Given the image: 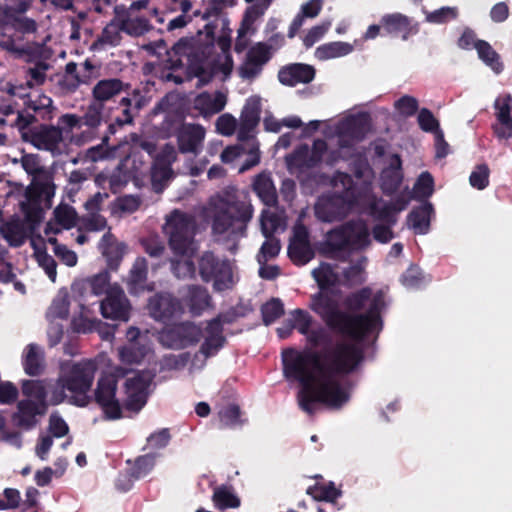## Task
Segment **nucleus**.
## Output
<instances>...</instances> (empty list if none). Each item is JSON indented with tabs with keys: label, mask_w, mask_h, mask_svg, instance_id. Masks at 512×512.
Segmentation results:
<instances>
[{
	"label": "nucleus",
	"mask_w": 512,
	"mask_h": 512,
	"mask_svg": "<svg viewBox=\"0 0 512 512\" xmlns=\"http://www.w3.org/2000/svg\"><path fill=\"white\" fill-rule=\"evenodd\" d=\"M180 301L182 307H186L193 317L201 316L204 311L213 307V299L208 289L198 284L184 287Z\"/></svg>",
	"instance_id": "obj_17"
},
{
	"label": "nucleus",
	"mask_w": 512,
	"mask_h": 512,
	"mask_svg": "<svg viewBox=\"0 0 512 512\" xmlns=\"http://www.w3.org/2000/svg\"><path fill=\"white\" fill-rule=\"evenodd\" d=\"M253 190L266 206L274 207L277 205L276 188L269 175L265 173L257 175L253 182Z\"/></svg>",
	"instance_id": "obj_32"
},
{
	"label": "nucleus",
	"mask_w": 512,
	"mask_h": 512,
	"mask_svg": "<svg viewBox=\"0 0 512 512\" xmlns=\"http://www.w3.org/2000/svg\"><path fill=\"white\" fill-rule=\"evenodd\" d=\"M131 309V303L124 290L116 283L107 290V295L100 303L102 316L116 321H128Z\"/></svg>",
	"instance_id": "obj_13"
},
{
	"label": "nucleus",
	"mask_w": 512,
	"mask_h": 512,
	"mask_svg": "<svg viewBox=\"0 0 512 512\" xmlns=\"http://www.w3.org/2000/svg\"><path fill=\"white\" fill-rule=\"evenodd\" d=\"M205 134L204 127L199 124H184L176 136L179 152L198 155L201 152Z\"/></svg>",
	"instance_id": "obj_22"
},
{
	"label": "nucleus",
	"mask_w": 512,
	"mask_h": 512,
	"mask_svg": "<svg viewBox=\"0 0 512 512\" xmlns=\"http://www.w3.org/2000/svg\"><path fill=\"white\" fill-rule=\"evenodd\" d=\"M289 322L300 334L306 336L307 343L311 348L322 347L321 350L326 347H333L332 337L329 333V329L326 327L319 326L311 329L313 322L312 316L305 310L297 308L290 313L288 318Z\"/></svg>",
	"instance_id": "obj_10"
},
{
	"label": "nucleus",
	"mask_w": 512,
	"mask_h": 512,
	"mask_svg": "<svg viewBox=\"0 0 512 512\" xmlns=\"http://www.w3.org/2000/svg\"><path fill=\"white\" fill-rule=\"evenodd\" d=\"M352 225L348 222L331 229L326 236L325 250L330 257L345 260L350 254V233Z\"/></svg>",
	"instance_id": "obj_19"
},
{
	"label": "nucleus",
	"mask_w": 512,
	"mask_h": 512,
	"mask_svg": "<svg viewBox=\"0 0 512 512\" xmlns=\"http://www.w3.org/2000/svg\"><path fill=\"white\" fill-rule=\"evenodd\" d=\"M54 215L57 223L64 229H71L77 223V213L71 206H59L54 210Z\"/></svg>",
	"instance_id": "obj_63"
},
{
	"label": "nucleus",
	"mask_w": 512,
	"mask_h": 512,
	"mask_svg": "<svg viewBox=\"0 0 512 512\" xmlns=\"http://www.w3.org/2000/svg\"><path fill=\"white\" fill-rule=\"evenodd\" d=\"M104 105L101 103H91L83 116H81L82 127H87L88 130L93 131L98 128L102 122V112Z\"/></svg>",
	"instance_id": "obj_54"
},
{
	"label": "nucleus",
	"mask_w": 512,
	"mask_h": 512,
	"mask_svg": "<svg viewBox=\"0 0 512 512\" xmlns=\"http://www.w3.org/2000/svg\"><path fill=\"white\" fill-rule=\"evenodd\" d=\"M315 68L304 63H291L280 68L278 80L281 84L294 87L299 83L308 84L315 78Z\"/></svg>",
	"instance_id": "obj_23"
},
{
	"label": "nucleus",
	"mask_w": 512,
	"mask_h": 512,
	"mask_svg": "<svg viewBox=\"0 0 512 512\" xmlns=\"http://www.w3.org/2000/svg\"><path fill=\"white\" fill-rule=\"evenodd\" d=\"M405 204L406 203L403 201L398 207L392 203H386L381 207L373 205L371 207V214L376 220L386 222L390 226H393L397 221L396 212L401 211L405 207Z\"/></svg>",
	"instance_id": "obj_51"
},
{
	"label": "nucleus",
	"mask_w": 512,
	"mask_h": 512,
	"mask_svg": "<svg viewBox=\"0 0 512 512\" xmlns=\"http://www.w3.org/2000/svg\"><path fill=\"white\" fill-rule=\"evenodd\" d=\"M347 311L328 293L311 296L310 308L326 327L349 341H337L323 350L297 351L289 348L282 353L283 373L286 379L299 382L298 405L312 416L317 404L338 410L350 399V394L338 380L355 372L365 360L362 343L374 332L382 329L381 313L386 308L385 294H374L363 287L344 299Z\"/></svg>",
	"instance_id": "obj_1"
},
{
	"label": "nucleus",
	"mask_w": 512,
	"mask_h": 512,
	"mask_svg": "<svg viewBox=\"0 0 512 512\" xmlns=\"http://www.w3.org/2000/svg\"><path fill=\"white\" fill-rule=\"evenodd\" d=\"M306 493L316 501H325L330 503L334 510L339 509L336 508L337 499L341 497L342 492L336 488L334 482L316 483L309 486Z\"/></svg>",
	"instance_id": "obj_35"
},
{
	"label": "nucleus",
	"mask_w": 512,
	"mask_h": 512,
	"mask_svg": "<svg viewBox=\"0 0 512 512\" xmlns=\"http://www.w3.org/2000/svg\"><path fill=\"white\" fill-rule=\"evenodd\" d=\"M321 183H328L332 187H342V191L336 192L340 194V196H345L351 198V201L356 204L357 202V192L356 185L351 177L346 172L336 171L332 177L328 176L325 173L320 174Z\"/></svg>",
	"instance_id": "obj_30"
},
{
	"label": "nucleus",
	"mask_w": 512,
	"mask_h": 512,
	"mask_svg": "<svg viewBox=\"0 0 512 512\" xmlns=\"http://www.w3.org/2000/svg\"><path fill=\"white\" fill-rule=\"evenodd\" d=\"M25 13L13 11L8 29H12L22 35L34 34L38 28L37 22L32 18L24 16Z\"/></svg>",
	"instance_id": "obj_46"
},
{
	"label": "nucleus",
	"mask_w": 512,
	"mask_h": 512,
	"mask_svg": "<svg viewBox=\"0 0 512 512\" xmlns=\"http://www.w3.org/2000/svg\"><path fill=\"white\" fill-rule=\"evenodd\" d=\"M315 253L311 244L289 243L288 256L293 264L303 266L313 259Z\"/></svg>",
	"instance_id": "obj_49"
},
{
	"label": "nucleus",
	"mask_w": 512,
	"mask_h": 512,
	"mask_svg": "<svg viewBox=\"0 0 512 512\" xmlns=\"http://www.w3.org/2000/svg\"><path fill=\"white\" fill-rule=\"evenodd\" d=\"M186 59L188 69L196 77H202L205 74L204 52L201 50L199 40L194 37L180 38L172 48L167 52L166 67L171 70H177L184 66L183 59Z\"/></svg>",
	"instance_id": "obj_6"
},
{
	"label": "nucleus",
	"mask_w": 512,
	"mask_h": 512,
	"mask_svg": "<svg viewBox=\"0 0 512 512\" xmlns=\"http://www.w3.org/2000/svg\"><path fill=\"white\" fill-rule=\"evenodd\" d=\"M475 49L478 57L488 67H490L496 74L503 71V63L500 60V55L493 49V47L485 40H478Z\"/></svg>",
	"instance_id": "obj_41"
},
{
	"label": "nucleus",
	"mask_w": 512,
	"mask_h": 512,
	"mask_svg": "<svg viewBox=\"0 0 512 512\" xmlns=\"http://www.w3.org/2000/svg\"><path fill=\"white\" fill-rule=\"evenodd\" d=\"M153 375L148 371H138L134 376L125 381V391L137 392L147 395V390L152 382Z\"/></svg>",
	"instance_id": "obj_50"
},
{
	"label": "nucleus",
	"mask_w": 512,
	"mask_h": 512,
	"mask_svg": "<svg viewBox=\"0 0 512 512\" xmlns=\"http://www.w3.org/2000/svg\"><path fill=\"white\" fill-rule=\"evenodd\" d=\"M23 141L39 150L54 152L63 140L62 129L58 126L39 124L18 128Z\"/></svg>",
	"instance_id": "obj_11"
},
{
	"label": "nucleus",
	"mask_w": 512,
	"mask_h": 512,
	"mask_svg": "<svg viewBox=\"0 0 512 512\" xmlns=\"http://www.w3.org/2000/svg\"><path fill=\"white\" fill-rule=\"evenodd\" d=\"M3 238L12 247H20L25 243L26 231L24 225L19 221H9L0 227Z\"/></svg>",
	"instance_id": "obj_43"
},
{
	"label": "nucleus",
	"mask_w": 512,
	"mask_h": 512,
	"mask_svg": "<svg viewBox=\"0 0 512 512\" xmlns=\"http://www.w3.org/2000/svg\"><path fill=\"white\" fill-rule=\"evenodd\" d=\"M196 103L197 105H200L205 112L209 114H216L224 109L226 97L221 92H217L213 98L208 94H202L197 98Z\"/></svg>",
	"instance_id": "obj_53"
},
{
	"label": "nucleus",
	"mask_w": 512,
	"mask_h": 512,
	"mask_svg": "<svg viewBox=\"0 0 512 512\" xmlns=\"http://www.w3.org/2000/svg\"><path fill=\"white\" fill-rule=\"evenodd\" d=\"M54 195L55 194L47 195L42 190H25L26 201L21 202L20 206L25 220L31 224L32 227L39 225L44 218V211L41 207L42 202L50 208Z\"/></svg>",
	"instance_id": "obj_20"
},
{
	"label": "nucleus",
	"mask_w": 512,
	"mask_h": 512,
	"mask_svg": "<svg viewBox=\"0 0 512 512\" xmlns=\"http://www.w3.org/2000/svg\"><path fill=\"white\" fill-rule=\"evenodd\" d=\"M369 124L370 119L367 114L352 116L342 123L340 127L341 134L361 140L368 131Z\"/></svg>",
	"instance_id": "obj_38"
},
{
	"label": "nucleus",
	"mask_w": 512,
	"mask_h": 512,
	"mask_svg": "<svg viewBox=\"0 0 512 512\" xmlns=\"http://www.w3.org/2000/svg\"><path fill=\"white\" fill-rule=\"evenodd\" d=\"M490 169L487 164H478L469 176L470 185L477 190H484L489 185Z\"/></svg>",
	"instance_id": "obj_62"
},
{
	"label": "nucleus",
	"mask_w": 512,
	"mask_h": 512,
	"mask_svg": "<svg viewBox=\"0 0 512 512\" xmlns=\"http://www.w3.org/2000/svg\"><path fill=\"white\" fill-rule=\"evenodd\" d=\"M198 271L203 282H213V289L222 292L233 287V272L230 262L205 251L198 259Z\"/></svg>",
	"instance_id": "obj_7"
},
{
	"label": "nucleus",
	"mask_w": 512,
	"mask_h": 512,
	"mask_svg": "<svg viewBox=\"0 0 512 512\" xmlns=\"http://www.w3.org/2000/svg\"><path fill=\"white\" fill-rule=\"evenodd\" d=\"M219 418L222 427H235L242 424L241 410L236 404L223 407L219 412Z\"/></svg>",
	"instance_id": "obj_60"
},
{
	"label": "nucleus",
	"mask_w": 512,
	"mask_h": 512,
	"mask_svg": "<svg viewBox=\"0 0 512 512\" xmlns=\"http://www.w3.org/2000/svg\"><path fill=\"white\" fill-rule=\"evenodd\" d=\"M61 375L59 383H63L71 394L68 404L76 407H87L92 402V396L89 392L92 388L97 364L91 359H83L70 364L61 366Z\"/></svg>",
	"instance_id": "obj_3"
},
{
	"label": "nucleus",
	"mask_w": 512,
	"mask_h": 512,
	"mask_svg": "<svg viewBox=\"0 0 512 512\" xmlns=\"http://www.w3.org/2000/svg\"><path fill=\"white\" fill-rule=\"evenodd\" d=\"M351 199L334 192L323 194L314 205L315 217L324 223L342 221L355 205Z\"/></svg>",
	"instance_id": "obj_9"
},
{
	"label": "nucleus",
	"mask_w": 512,
	"mask_h": 512,
	"mask_svg": "<svg viewBox=\"0 0 512 512\" xmlns=\"http://www.w3.org/2000/svg\"><path fill=\"white\" fill-rule=\"evenodd\" d=\"M24 171L32 176L26 190H42L47 195L55 194L56 186L53 182V175L40 163V158L35 154H26L21 159Z\"/></svg>",
	"instance_id": "obj_15"
},
{
	"label": "nucleus",
	"mask_w": 512,
	"mask_h": 512,
	"mask_svg": "<svg viewBox=\"0 0 512 512\" xmlns=\"http://www.w3.org/2000/svg\"><path fill=\"white\" fill-rule=\"evenodd\" d=\"M267 3L265 7H261L259 4H253L249 7H247L243 20L241 22V26L238 29V33L240 37H244L249 30V28L252 26V24L264 14L265 8L268 7L271 0H266Z\"/></svg>",
	"instance_id": "obj_56"
},
{
	"label": "nucleus",
	"mask_w": 512,
	"mask_h": 512,
	"mask_svg": "<svg viewBox=\"0 0 512 512\" xmlns=\"http://www.w3.org/2000/svg\"><path fill=\"white\" fill-rule=\"evenodd\" d=\"M23 368L29 376H39L44 371V354L42 349L34 343L28 344L23 356Z\"/></svg>",
	"instance_id": "obj_33"
},
{
	"label": "nucleus",
	"mask_w": 512,
	"mask_h": 512,
	"mask_svg": "<svg viewBox=\"0 0 512 512\" xmlns=\"http://www.w3.org/2000/svg\"><path fill=\"white\" fill-rule=\"evenodd\" d=\"M210 205L213 209V235L227 233L232 239L247 235V227L254 213L247 192L234 187L226 188L211 200Z\"/></svg>",
	"instance_id": "obj_2"
},
{
	"label": "nucleus",
	"mask_w": 512,
	"mask_h": 512,
	"mask_svg": "<svg viewBox=\"0 0 512 512\" xmlns=\"http://www.w3.org/2000/svg\"><path fill=\"white\" fill-rule=\"evenodd\" d=\"M326 152L327 142L324 139H315L310 151L307 145H303L295 152L294 158L299 167L312 169L322 163Z\"/></svg>",
	"instance_id": "obj_26"
},
{
	"label": "nucleus",
	"mask_w": 512,
	"mask_h": 512,
	"mask_svg": "<svg viewBox=\"0 0 512 512\" xmlns=\"http://www.w3.org/2000/svg\"><path fill=\"white\" fill-rule=\"evenodd\" d=\"M433 205L430 202L415 207L407 216V223L416 234H426L430 229V220L433 213Z\"/></svg>",
	"instance_id": "obj_29"
},
{
	"label": "nucleus",
	"mask_w": 512,
	"mask_h": 512,
	"mask_svg": "<svg viewBox=\"0 0 512 512\" xmlns=\"http://www.w3.org/2000/svg\"><path fill=\"white\" fill-rule=\"evenodd\" d=\"M147 309L154 320L162 323H167L183 313L180 299L163 291L157 292L149 298Z\"/></svg>",
	"instance_id": "obj_14"
},
{
	"label": "nucleus",
	"mask_w": 512,
	"mask_h": 512,
	"mask_svg": "<svg viewBox=\"0 0 512 512\" xmlns=\"http://www.w3.org/2000/svg\"><path fill=\"white\" fill-rule=\"evenodd\" d=\"M164 232L168 236L171 250L177 255H185L191 249L196 233L195 218L180 210H174L166 219Z\"/></svg>",
	"instance_id": "obj_5"
},
{
	"label": "nucleus",
	"mask_w": 512,
	"mask_h": 512,
	"mask_svg": "<svg viewBox=\"0 0 512 512\" xmlns=\"http://www.w3.org/2000/svg\"><path fill=\"white\" fill-rule=\"evenodd\" d=\"M119 20L123 32L132 37L143 36L153 29L149 19L144 16L134 17L130 13H127L126 16H123Z\"/></svg>",
	"instance_id": "obj_37"
},
{
	"label": "nucleus",
	"mask_w": 512,
	"mask_h": 512,
	"mask_svg": "<svg viewBox=\"0 0 512 512\" xmlns=\"http://www.w3.org/2000/svg\"><path fill=\"white\" fill-rule=\"evenodd\" d=\"M171 271L178 279L194 278L196 266L191 259H172Z\"/></svg>",
	"instance_id": "obj_59"
},
{
	"label": "nucleus",
	"mask_w": 512,
	"mask_h": 512,
	"mask_svg": "<svg viewBox=\"0 0 512 512\" xmlns=\"http://www.w3.org/2000/svg\"><path fill=\"white\" fill-rule=\"evenodd\" d=\"M414 192L419 199H427L434 192V179L428 172H422L414 184Z\"/></svg>",
	"instance_id": "obj_61"
},
{
	"label": "nucleus",
	"mask_w": 512,
	"mask_h": 512,
	"mask_svg": "<svg viewBox=\"0 0 512 512\" xmlns=\"http://www.w3.org/2000/svg\"><path fill=\"white\" fill-rule=\"evenodd\" d=\"M312 275L317 282L320 292L323 293H326L325 291L329 288L336 286L339 281L338 274L328 264L314 269Z\"/></svg>",
	"instance_id": "obj_48"
},
{
	"label": "nucleus",
	"mask_w": 512,
	"mask_h": 512,
	"mask_svg": "<svg viewBox=\"0 0 512 512\" xmlns=\"http://www.w3.org/2000/svg\"><path fill=\"white\" fill-rule=\"evenodd\" d=\"M212 501L214 506L220 510L238 508L241 504L239 497L226 485H221L214 489Z\"/></svg>",
	"instance_id": "obj_44"
},
{
	"label": "nucleus",
	"mask_w": 512,
	"mask_h": 512,
	"mask_svg": "<svg viewBox=\"0 0 512 512\" xmlns=\"http://www.w3.org/2000/svg\"><path fill=\"white\" fill-rule=\"evenodd\" d=\"M227 339L224 335V328H218L215 323L207 321L204 328V341L199 352L205 357L215 356L226 344Z\"/></svg>",
	"instance_id": "obj_28"
},
{
	"label": "nucleus",
	"mask_w": 512,
	"mask_h": 512,
	"mask_svg": "<svg viewBox=\"0 0 512 512\" xmlns=\"http://www.w3.org/2000/svg\"><path fill=\"white\" fill-rule=\"evenodd\" d=\"M284 305L279 298H272L261 306L262 320L265 325H271L284 314Z\"/></svg>",
	"instance_id": "obj_52"
},
{
	"label": "nucleus",
	"mask_w": 512,
	"mask_h": 512,
	"mask_svg": "<svg viewBox=\"0 0 512 512\" xmlns=\"http://www.w3.org/2000/svg\"><path fill=\"white\" fill-rule=\"evenodd\" d=\"M402 161L398 154L392 156L389 167L382 172V185L384 191H395L399 188L402 181L401 174Z\"/></svg>",
	"instance_id": "obj_39"
},
{
	"label": "nucleus",
	"mask_w": 512,
	"mask_h": 512,
	"mask_svg": "<svg viewBox=\"0 0 512 512\" xmlns=\"http://www.w3.org/2000/svg\"><path fill=\"white\" fill-rule=\"evenodd\" d=\"M49 403H39L32 399H21L17 402L16 411L11 415L14 426L30 431L40 422V418L48 411Z\"/></svg>",
	"instance_id": "obj_16"
},
{
	"label": "nucleus",
	"mask_w": 512,
	"mask_h": 512,
	"mask_svg": "<svg viewBox=\"0 0 512 512\" xmlns=\"http://www.w3.org/2000/svg\"><path fill=\"white\" fill-rule=\"evenodd\" d=\"M21 392L24 399H32L39 403H48L47 390L39 380H23L21 383Z\"/></svg>",
	"instance_id": "obj_47"
},
{
	"label": "nucleus",
	"mask_w": 512,
	"mask_h": 512,
	"mask_svg": "<svg viewBox=\"0 0 512 512\" xmlns=\"http://www.w3.org/2000/svg\"><path fill=\"white\" fill-rule=\"evenodd\" d=\"M103 255L107 260L109 269L116 271L123 259V244L117 243L112 234L107 233L102 237Z\"/></svg>",
	"instance_id": "obj_36"
},
{
	"label": "nucleus",
	"mask_w": 512,
	"mask_h": 512,
	"mask_svg": "<svg viewBox=\"0 0 512 512\" xmlns=\"http://www.w3.org/2000/svg\"><path fill=\"white\" fill-rule=\"evenodd\" d=\"M261 102L257 96L247 99L240 116L238 139L246 140L260 121Z\"/></svg>",
	"instance_id": "obj_24"
},
{
	"label": "nucleus",
	"mask_w": 512,
	"mask_h": 512,
	"mask_svg": "<svg viewBox=\"0 0 512 512\" xmlns=\"http://www.w3.org/2000/svg\"><path fill=\"white\" fill-rule=\"evenodd\" d=\"M5 91L11 96L27 97V100L24 102L25 108L22 112L18 113L16 119L18 128L30 126L40 121H48L53 118L55 108L49 96L44 94H28L27 87L23 84L15 85L11 82L6 83Z\"/></svg>",
	"instance_id": "obj_4"
},
{
	"label": "nucleus",
	"mask_w": 512,
	"mask_h": 512,
	"mask_svg": "<svg viewBox=\"0 0 512 512\" xmlns=\"http://www.w3.org/2000/svg\"><path fill=\"white\" fill-rule=\"evenodd\" d=\"M380 23L384 35L401 37L402 40H407L418 32L417 24H414L408 16L398 12L383 15Z\"/></svg>",
	"instance_id": "obj_21"
},
{
	"label": "nucleus",
	"mask_w": 512,
	"mask_h": 512,
	"mask_svg": "<svg viewBox=\"0 0 512 512\" xmlns=\"http://www.w3.org/2000/svg\"><path fill=\"white\" fill-rule=\"evenodd\" d=\"M118 379L112 373L102 374L96 384L92 401H94L103 411L105 418L117 420L122 417V408L119 400L116 398Z\"/></svg>",
	"instance_id": "obj_8"
},
{
	"label": "nucleus",
	"mask_w": 512,
	"mask_h": 512,
	"mask_svg": "<svg viewBox=\"0 0 512 512\" xmlns=\"http://www.w3.org/2000/svg\"><path fill=\"white\" fill-rule=\"evenodd\" d=\"M354 47L348 42L335 41L325 43L316 48L315 56L319 60L343 57L353 52Z\"/></svg>",
	"instance_id": "obj_40"
},
{
	"label": "nucleus",
	"mask_w": 512,
	"mask_h": 512,
	"mask_svg": "<svg viewBox=\"0 0 512 512\" xmlns=\"http://www.w3.org/2000/svg\"><path fill=\"white\" fill-rule=\"evenodd\" d=\"M129 88L130 85L119 78L101 79L92 88V97L95 103L104 105L105 102L126 92Z\"/></svg>",
	"instance_id": "obj_27"
},
{
	"label": "nucleus",
	"mask_w": 512,
	"mask_h": 512,
	"mask_svg": "<svg viewBox=\"0 0 512 512\" xmlns=\"http://www.w3.org/2000/svg\"><path fill=\"white\" fill-rule=\"evenodd\" d=\"M417 122L420 129L424 132L435 134L441 130L439 121L428 108L419 110Z\"/></svg>",
	"instance_id": "obj_64"
},
{
	"label": "nucleus",
	"mask_w": 512,
	"mask_h": 512,
	"mask_svg": "<svg viewBox=\"0 0 512 512\" xmlns=\"http://www.w3.org/2000/svg\"><path fill=\"white\" fill-rule=\"evenodd\" d=\"M159 457L158 453H147L140 455L135 458L134 461L127 460L126 463L129 465L127 470L129 476V483L127 485H121L120 481L117 483V487L121 491H128L132 487V481L139 480L147 476L155 467L156 460Z\"/></svg>",
	"instance_id": "obj_25"
},
{
	"label": "nucleus",
	"mask_w": 512,
	"mask_h": 512,
	"mask_svg": "<svg viewBox=\"0 0 512 512\" xmlns=\"http://www.w3.org/2000/svg\"><path fill=\"white\" fill-rule=\"evenodd\" d=\"M202 336V330L197 325L192 322H181L164 330L161 340L168 348L179 350L195 345Z\"/></svg>",
	"instance_id": "obj_12"
},
{
	"label": "nucleus",
	"mask_w": 512,
	"mask_h": 512,
	"mask_svg": "<svg viewBox=\"0 0 512 512\" xmlns=\"http://www.w3.org/2000/svg\"><path fill=\"white\" fill-rule=\"evenodd\" d=\"M271 49V45L265 42H258L250 47L246 56L249 58L252 64L263 67L272 58Z\"/></svg>",
	"instance_id": "obj_55"
},
{
	"label": "nucleus",
	"mask_w": 512,
	"mask_h": 512,
	"mask_svg": "<svg viewBox=\"0 0 512 512\" xmlns=\"http://www.w3.org/2000/svg\"><path fill=\"white\" fill-rule=\"evenodd\" d=\"M121 32H123V30L120 20L118 22L115 20L111 21L103 28L101 34L93 44L94 47L104 48L105 46L115 47L120 45L122 41Z\"/></svg>",
	"instance_id": "obj_42"
},
{
	"label": "nucleus",
	"mask_w": 512,
	"mask_h": 512,
	"mask_svg": "<svg viewBox=\"0 0 512 512\" xmlns=\"http://www.w3.org/2000/svg\"><path fill=\"white\" fill-rule=\"evenodd\" d=\"M120 106L123 107L120 116H116L114 121L109 124L108 128L110 133L114 134L117 128H121L126 124L133 123V115L131 113L132 99L130 97H122L120 100Z\"/></svg>",
	"instance_id": "obj_57"
},
{
	"label": "nucleus",
	"mask_w": 512,
	"mask_h": 512,
	"mask_svg": "<svg viewBox=\"0 0 512 512\" xmlns=\"http://www.w3.org/2000/svg\"><path fill=\"white\" fill-rule=\"evenodd\" d=\"M148 263L144 257H138L130 269L127 287L131 294H139L146 289Z\"/></svg>",
	"instance_id": "obj_31"
},
{
	"label": "nucleus",
	"mask_w": 512,
	"mask_h": 512,
	"mask_svg": "<svg viewBox=\"0 0 512 512\" xmlns=\"http://www.w3.org/2000/svg\"><path fill=\"white\" fill-rule=\"evenodd\" d=\"M352 225L350 233V251H362L371 244L370 233L367 226L363 223L348 221Z\"/></svg>",
	"instance_id": "obj_45"
},
{
	"label": "nucleus",
	"mask_w": 512,
	"mask_h": 512,
	"mask_svg": "<svg viewBox=\"0 0 512 512\" xmlns=\"http://www.w3.org/2000/svg\"><path fill=\"white\" fill-rule=\"evenodd\" d=\"M176 156L174 150L164 149L156 155L151 166V185L153 191L161 193L167 182L173 175L172 163L175 161Z\"/></svg>",
	"instance_id": "obj_18"
},
{
	"label": "nucleus",
	"mask_w": 512,
	"mask_h": 512,
	"mask_svg": "<svg viewBox=\"0 0 512 512\" xmlns=\"http://www.w3.org/2000/svg\"><path fill=\"white\" fill-rule=\"evenodd\" d=\"M511 101L512 96L505 94L498 97L494 103L497 120L505 128V130L498 133V135L503 138L512 137Z\"/></svg>",
	"instance_id": "obj_34"
},
{
	"label": "nucleus",
	"mask_w": 512,
	"mask_h": 512,
	"mask_svg": "<svg viewBox=\"0 0 512 512\" xmlns=\"http://www.w3.org/2000/svg\"><path fill=\"white\" fill-rule=\"evenodd\" d=\"M110 279V273L107 270H103L90 277L87 283L91 289V293L95 296L107 295V290L112 286Z\"/></svg>",
	"instance_id": "obj_58"
}]
</instances>
